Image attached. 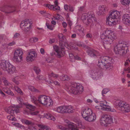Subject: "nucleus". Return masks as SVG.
I'll return each mask as SVG.
<instances>
[{"label":"nucleus","instance_id":"a878e982","mask_svg":"<svg viewBox=\"0 0 130 130\" xmlns=\"http://www.w3.org/2000/svg\"><path fill=\"white\" fill-rule=\"evenodd\" d=\"M54 110L59 113H65L64 106L58 107L54 108Z\"/></svg>","mask_w":130,"mask_h":130},{"label":"nucleus","instance_id":"0eeeda50","mask_svg":"<svg viewBox=\"0 0 130 130\" xmlns=\"http://www.w3.org/2000/svg\"><path fill=\"white\" fill-rule=\"evenodd\" d=\"M20 107L18 106H15V105L11 106L8 108L5 109V111L7 113L11 114V115L8 116L7 117L8 119L12 121H16V119L12 116V114L14 112L16 113H18L19 111V110L18 108Z\"/></svg>","mask_w":130,"mask_h":130},{"label":"nucleus","instance_id":"6e6552de","mask_svg":"<svg viewBox=\"0 0 130 130\" xmlns=\"http://www.w3.org/2000/svg\"><path fill=\"white\" fill-rule=\"evenodd\" d=\"M38 101L40 103L44 105H47L51 106L53 104L52 100L50 97L44 95H41L39 97Z\"/></svg>","mask_w":130,"mask_h":130},{"label":"nucleus","instance_id":"20e7f679","mask_svg":"<svg viewBox=\"0 0 130 130\" xmlns=\"http://www.w3.org/2000/svg\"><path fill=\"white\" fill-rule=\"evenodd\" d=\"M115 53L117 55L125 56L129 51L126 43L124 41H120L114 48Z\"/></svg>","mask_w":130,"mask_h":130},{"label":"nucleus","instance_id":"1a4fd4ad","mask_svg":"<svg viewBox=\"0 0 130 130\" xmlns=\"http://www.w3.org/2000/svg\"><path fill=\"white\" fill-rule=\"evenodd\" d=\"M59 45L61 48L56 45L53 46V48L55 51L56 53V55L58 57L60 58L63 56L64 54V52L63 50L65 49L66 46L63 42H60Z\"/></svg>","mask_w":130,"mask_h":130},{"label":"nucleus","instance_id":"f257e3e1","mask_svg":"<svg viewBox=\"0 0 130 130\" xmlns=\"http://www.w3.org/2000/svg\"><path fill=\"white\" fill-rule=\"evenodd\" d=\"M110 62H113V60L111 57L107 56H102L99 58L98 64V66L101 68L112 69L113 67L112 64Z\"/></svg>","mask_w":130,"mask_h":130},{"label":"nucleus","instance_id":"13d9d810","mask_svg":"<svg viewBox=\"0 0 130 130\" xmlns=\"http://www.w3.org/2000/svg\"><path fill=\"white\" fill-rule=\"evenodd\" d=\"M78 45L79 46L83 47L85 48H89L88 46L84 44H83V43L80 44H78Z\"/></svg>","mask_w":130,"mask_h":130},{"label":"nucleus","instance_id":"0e129e2a","mask_svg":"<svg viewBox=\"0 0 130 130\" xmlns=\"http://www.w3.org/2000/svg\"><path fill=\"white\" fill-rule=\"evenodd\" d=\"M15 44V42L14 41H12V42L9 43L8 44V45L9 46H12Z\"/></svg>","mask_w":130,"mask_h":130},{"label":"nucleus","instance_id":"7ed1b4c3","mask_svg":"<svg viewBox=\"0 0 130 130\" xmlns=\"http://www.w3.org/2000/svg\"><path fill=\"white\" fill-rule=\"evenodd\" d=\"M66 88L70 93L74 95L80 94L84 91L82 85L78 83H69L66 85Z\"/></svg>","mask_w":130,"mask_h":130},{"label":"nucleus","instance_id":"ddd939ff","mask_svg":"<svg viewBox=\"0 0 130 130\" xmlns=\"http://www.w3.org/2000/svg\"><path fill=\"white\" fill-rule=\"evenodd\" d=\"M65 122L68 124V128H67L62 126H59V128L62 130H79L76 128L77 125L74 123L70 122L67 119L64 120Z\"/></svg>","mask_w":130,"mask_h":130},{"label":"nucleus","instance_id":"a19ab883","mask_svg":"<svg viewBox=\"0 0 130 130\" xmlns=\"http://www.w3.org/2000/svg\"><path fill=\"white\" fill-rule=\"evenodd\" d=\"M39 113V112L38 111L32 112L30 113V114L32 116L38 115L40 118H42V115H40Z\"/></svg>","mask_w":130,"mask_h":130},{"label":"nucleus","instance_id":"37998d69","mask_svg":"<svg viewBox=\"0 0 130 130\" xmlns=\"http://www.w3.org/2000/svg\"><path fill=\"white\" fill-rule=\"evenodd\" d=\"M26 106L27 108L29 109L30 110L32 111L34 110L35 108V106L29 104H27Z\"/></svg>","mask_w":130,"mask_h":130},{"label":"nucleus","instance_id":"5701e85b","mask_svg":"<svg viewBox=\"0 0 130 130\" xmlns=\"http://www.w3.org/2000/svg\"><path fill=\"white\" fill-rule=\"evenodd\" d=\"M65 113H72L74 112V109L73 106L70 105L64 106Z\"/></svg>","mask_w":130,"mask_h":130},{"label":"nucleus","instance_id":"cd10ccee","mask_svg":"<svg viewBox=\"0 0 130 130\" xmlns=\"http://www.w3.org/2000/svg\"><path fill=\"white\" fill-rule=\"evenodd\" d=\"M45 82L50 84H51L53 83L56 86L60 87L61 86L60 83L56 80L54 81L53 80L51 79L49 80H45Z\"/></svg>","mask_w":130,"mask_h":130},{"label":"nucleus","instance_id":"393cba45","mask_svg":"<svg viewBox=\"0 0 130 130\" xmlns=\"http://www.w3.org/2000/svg\"><path fill=\"white\" fill-rule=\"evenodd\" d=\"M64 9L67 11H69V12H73L75 10V8L73 6L71 5H68L65 4L64 6Z\"/></svg>","mask_w":130,"mask_h":130},{"label":"nucleus","instance_id":"6e6d98bb","mask_svg":"<svg viewBox=\"0 0 130 130\" xmlns=\"http://www.w3.org/2000/svg\"><path fill=\"white\" fill-rule=\"evenodd\" d=\"M17 99V101L19 104H22L23 103V100L20 97H18Z\"/></svg>","mask_w":130,"mask_h":130},{"label":"nucleus","instance_id":"69168bd1","mask_svg":"<svg viewBox=\"0 0 130 130\" xmlns=\"http://www.w3.org/2000/svg\"><path fill=\"white\" fill-rule=\"evenodd\" d=\"M40 53L44 55L45 53V51L43 48H41L40 50Z\"/></svg>","mask_w":130,"mask_h":130},{"label":"nucleus","instance_id":"de8ad7c7","mask_svg":"<svg viewBox=\"0 0 130 130\" xmlns=\"http://www.w3.org/2000/svg\"><path fill=\"white\" fill-rule=\"evenodd\" d=\"M15 90L19 94L21 95L23 94V92L21 89L18 87H15L14 88Z\"/></svg>","mask_w":130,"mask_h":130},{"label":"nucleus","instance_id":"09e8293b","mask_svg":"<svg viewBox=\"0 0 130 130\" xmlns=\"http://www.w3.org/2000/svg\"><path fill=\"white\" fill-rule=\"evenodd\" d=\"M112 43V41H104L103 42V45L104 47L107 46L108 45H110Z\"/></svg>","mask_w":130,"mask_h":130},{"label":"nucleus","instance_id":"774afa93","mask_svg":"<svg viewBox=\"0 0 130 130\" xmlns=\"http://www.w3.org/2000/svg\"><path fill=\"white\" fill-rule=\"evenodd\" d=\"M62 25L64 28H66L67 26V23L65 22H63L62 23Z\"/></svg>","mask_w":130,"mask_h":130},{"label":"nucleus","instance_id":"79ce46f5","mask_svg":"<svg viewBox=\"0 0 130 130\" xmlns=\"http://www.w3.org/2000/svg\"><path fill=\"white\" fill-rule=\"evenodd\" d=\"M31 28V25H30L29 26V27H26L22 28V30L25 32L26 33L28 32L30 30Z\"/></svg>","mask_w":130,"mask_h":130},{"label":"nucleus","instance_id":"f704fd0d","mask_svg":"<svg viewBox=\"0 0 130 130\" xmlns=\"http://www.w3.org/2000/svg\"><path fill=\"white\" fill-rule=\"evenodd\" d=\"M60 78L62 81L68 80L70 79V77L67 75H63L60 76Z\"/></svg>","mask_w":130,"mask_h":130},{"label":"nucleus","instance_id":"c9c22d12","mask_svg":"<svg viewBox=\"0 0 130 130\" xmlns=\"http://www.w3.org/2000/svg\"><path fill=\"white\" fill-rule=\"evenodd\" d=\"M54 7L53 10L56 11V10H60V7L58 6V3L57 1H55L54 3Z\"/></svg>","mask_w":130,"mask_h":130},{"label":"nucleus","instance_id":"473e14b6","mask_svg":"<svg viewBox=\"0 0 130 130\" xmlns=\"http://www.w3.org/2000/svg\"><path fill=\"white\" fill-rule=\"evenodd\" d=\"M7 87H3L2 89L4 92L7 94L12 96L14 94L13 92L10 90H7Z\"/></svg>","mask_w":130,"mask_h":130},{"label":"nucleus","instance_id":"4d7b16f0","mask_svg":"<svg viewBox=\"0 0 130 130\" xmlns=\"http://www.w3.org/2000/svg\"><path fill=\"white\" fill-rule=\"evenodd\" d=\"M109 91V90L107 88H105L102 91V93L103 94H106Z\"/></svg>","mask_w":130,"mask_h":130},{"label":"nucleus","instance_id":"423d86ee","mask_svg":"<svg viewBox=\"0 0 130 130\" xmlns=\"http://www.w3.org/2000/svg\"><path fill=\"white\" fill-rule=\"evenodd\" d=\"M94 15L92 12H89L87 13L83 14L81 16V19L85 24L87 26H91L94 24Z\"/></svg>","mask_w":130,"mask_h":130},{"label":"nucleus","instance_id":"bf43d9fd","mask_svg":"<svg viewBox=\"0 0 130 130\" xmlns=\"http://www.w3.org/2000/svg\"><path fill=\"white\" fill-rule=\"evenodd\" d=\"M67 20L68 21L67 23L68 25L70 26H71L72 24V21L70 20V19L68 18L67 19Z\"/></svg>","mask_w":130,"mask_h":130},{"label":"nucleus","instance_id":"9b49d317","mask_svg":"<svg viewBox=\"0 0 130 130\" xmlns=\"http://www.w3.org/2000/svg\"><path fill=\"white\" fill-rule=\"evenodd\" d=\"M108 102L105 101H100L99 104L100 106H95L96 109L100 110L101 109L103 110L107 111H111V108L110 106L108 105Z\"/></svg>","mask_w":130,"mask_h":130},{"label":"nucleus","instance_id":"680f3d73","mask_svg":"<svg viewBox=\"0 0 130 130\" xmlns=\"http://www.w3.org/2000/svg\"><path fill=\"white\" fill-rule=\"evenodd\" d=\"M58 37L60 39H62V40L64 39V37L63 35L62 34H59L58 35Z\"/></svg>","mask_w":130,"mask_h":130},{"label":"nucleus","instance_id":"f3484780","mask_svg":"<svg viewBox=\"0 0 130 130\" xmlns=\"http://www.w3.org/2000/svg\"><path fill=\"white\" fill-rule=\"evenodd\" d=\"M0 10L2 11L7 13H10L15 11V7H11L10 6L7 7L6 6L0 8Z\"/></svg>","mask_w":130,"mask_h":130},{"label":"nucleus","instance_id":"f03ea898","mask_svg":"<svg viewBox=\"0 0 130 130\" xmlns=\"http://www.w3.org/2000/svg\"><path fill=\"white\" fill-rule=\"evenodd\" d=\"M81 113L83 118L86 121L92 122L95 121L96 115L93 113L91 109L88 107H83L82 108Z\"/></svg>","mask_w":130,"mask_h":130},{"label":"nucleus","instance_id":"9d476101","mask_svg":"<svg viewBox=\"0 0 130 130\" xmlns=\"http://www.w3.org/2000/svg\"><path fill=\"white\" fill-rule=\"evenodd\" d=\"M100 122L102 125L107 126L113 122V119L110 116H103L100 119Z\"/></svg>","mask_w":130,"mask_h":130},{"label":"nucleus","instance_id":"c03bdc74","mask_svg":"<svg viewBox=\"0 0 130 130\" xmlns=\"http://www.w3.org/2000/svg\"><path fill=\"white\" fill-rule=\"evenodd\" d=\"M35 79L36 81L40 80H44L45 81L47 80L45 78L44 79L43 77V76L42 75H38L35 78Z\"/></svg>","mask_w":130,"mask_h":130},{"label":"nucleus","instance_id":"7c9ffc66","mask_svg":"<svg viewBox=\"0 0 130 130\" xmlns=\"http://www.w3.org/2000/svg\"><path fill=\"white\" fill-rule=\"evenodd\" d=\"M20 78L19 76H16L12 79V81L15 84L19 85L20 83V82L21 81L20 80Z\"/></svg>","mask_w":130,"mask_h":130},{"label":"nucleus","instance_id":"2f4dec72","mask_svg":"<svg viewBox=\"0 0 130 130\" xmlns=\"http://www.w3.org/2000/svg\"><path fill=\"white\" fill-rule=\"evenodd\" d=\"M2 81L5 86H9L11 85V83L5 77L2 78Z\"/></svg>","mask_w":130,"mask_h":130},{"label":"nucleus","instance_id":"338daca9","mask_svg":"<svg viewBox=\"0 0 130 130\" xmlns=\"http://www.w3.org/2000/svg\"><path fill=\"white\" fill-rule=\"evenodd\" d=\"M20 34L18 33H16L14 35V38H17L20 36Z\"/></svg>","mask_w":130,"mask_h":130},{"label":"nucleus","instance_id":"4c0bfd02","mask_svg":"<svg viewBox=\"0 0 130 130\" xmlns=\"http://www.w3.org/2000/svg\"><path fill=\"white\" fill-rule=\"evenodd\" d=\"M33 69L37 74H39L41 71L40 68L37 66H35L33 67Z\"/></svg>","mask_w":130,"mask_h":130},{"label":"nucleus","instance_id":"3c124183","mask_svg":"<svg viewBox=\"0 0 130 130\" xmlns=\"http://www.w3.org/2000/svg\"><path fill=\"white\" fill-rule=\"evenodd\" d=\"M69 56L70 58V60L72 62L74 61V56L72 53H69Z\"/></svg>","mask_w":130,"mask_h":130},{"label":"nucleus","instance_id":"72a5a7b5","mask_svg":"<svg viewBox=\"0 0 130 130\" xmlns=\"http://www.w3.org/2000/svg\"><path fill=\"white\" fill-rule=\"evenodd\" d=\"M48 75L49 78L53 77L54 78H56L59 76L58 75L54 73L53 72H51L48 73Z\"/></svg>","mask_w":130,"mask_h":130},{"label":"nucleus","instance_id":"4468645a","mask_svg":"<svg viewBox=\"0 0 130 130\" xmlns=\"http://www.w3.org/2000/svg\"><path fill=\"white\" fill-rule=\"evenodd\" d=\"M118 105L119 110L123 112H127L130 111V105L124 102L120 101Z\"/></svg>","mask_w":130,"mask_h":130},{"label":"nucleus","instance_id":"dca6fc26","mask_svg":"<svg viewBox=\"0 0 130 130\" xmlns=\"http://www.w3.org/2000/svg\"><path fill=\"white\" fill-rule=\"evenodd\" d=\"M103 32L107 36L109 37V39L113 41L116 40V37L114 35L113 31L110 29H106Z\"/></svg>","mask_w":130,"mask_h":130},{"label":"nucleus","instance_id":"864d4df0","mask_svg":"<svg viewBox=\"0 0 130 130\" xmlns=\"http://www.w3.org/2000/svg\"><path fill=\"white\" fill-rule=\"evenodd\" d=\"M44 6L48 7L50 9L53 10L54 7V5H51L48 4H44Z\"/></svg>","mask_w":130,"mask_h":130},{"label":"nucleus","instance_id":"8fccbe9b","mask_svg":"<svg viewBox=\"0 0 130 130\" xmlns=\"http://www.w3.org/2000/svg\"><path fill=\"white\" fill-rule=\"evenodd\" d=\"M12 124H13L15 126L18 127L20 128H22L24 127L23 125L20 124L19 123H15L14 122H13L12 123Z\"/></svg>","mask_w":130,"mask_h":130},{"label":"nucleus","instance_id":"39448f33","mask_svg":"<svg viewBox=\"0 0 130 130\" xmlns=\"http://www.w3.org/2000/svg\"><path fill=\"white\" fill-rule=\"evenodd\" d=\"M0 68L8 73L12 74L17 72L15 67L5 60H0Z\"/></svg>","mask_w":130,"mask_h":130},{"label":"nucleus","instance_id":"ea45409f","mask_svg":"<svg viewBox=\"0 0 130 130\" xmlns=\"http://www.w3.org/2000/svg\"><path fill=\"white\" fill-rule=\"evenodd\" d=\"M28 88L31 91L36 92H39V90L36 89L34 87L31 86H29L28 87Z\"/></svg>","mask_w":130,"mask_h":130},{"label":"nucleus","instance_id":"c756f323","mask_svg":"<svg viewBox=\"0 0 130 130\" xmlns=\"http://www.w3.org/2000/svg\"><path fill=\"white\" fill-rule=\"evenodd\" d=\"M28 24L29 25H31L29 20L28 19H26L24 21H22L21 22L20 27L22 28L23 26H26Z\"/></svg>","mask_w":130,"mask_h":130},{"label":"nucleus","instance_id":"4be33fe9","mask_svg":"<svg viewBox=\"0 0 130 130\" xmlns=\"http://www.w3.org/2000/svg\"><path fill=\"white\" fill-rule=\"evenodd\" d=\"M123 22L128 25H130V16L128 14H124L122 17Z\"/></svg>","mask_w":130,"mask_h":130},{"label":"nucleus","instance_id":"412c9836","mask_svg":"<svg viewBox=\"0 0 130 130\" xmlns=\"http://www.w3.org/2000/svg\"><path fill=\"white\" fill-rule=\"evenodd\" d=\"M89 75L94 79L97 80L99 78V73L96 70H92L90 71Z\"/></svg>","mask_w":130,"mask_h":130},{"label":"nucleus","instance_id":"f8f14e48","mask_svg":"<svg viewBox=\"0 0 130 130\" xmlns=\"http://www.w3.org/2000/svg\"><path fill=\"white\" fill-rule=\"evenodd\" d=\"M23 52L20 49H17L15 51L14 53L13 59L16 62H19L22 60Z\"/></svg>","mask_w":130,"mask_h":130},{"label":"nucleus","instance_id":"aec40b11","mask_svg":"<svg viewBox=\"0 0 130 130\" xmlns=\"http://www.w3.org/2000/svg\"><path fill=\"white\" fill-rule=\"evenodd\" d=\"M88 55L94 58L100 55V53L98 52L93 49H91L88 51Z\"/></svg>","mask_w":130,"mask_h":130},{"label":"nucleus","instance_id":"052dcab7","mask_svg":"<svg viewBox=\"0 0 130 130\" xmlns=\"http://www.w3.org/2000/svg\"><path fill=\"white\" fill-rule=\"evenodd\" d=\"M37 126L39 128L43 129H44L45 126V125H44L43 124H38Z\"/></svg>","mask_w":130,"mask_h":130},{"label":"nucleus","instance_id":"e433bc0d","mask_svg":"<svg viewBox=\"0 0 130 130\" xmlns=\"http://www.w3.org/2000/svg\"><path fill=\"white\" fill-rule=\"evenodd\" d=\"M31 101L36 105L37 104V101L38 100L37 98L34 96L33 95H31L30 96Z\"/></svg>","mask_w":130,"mask_h":130},{"label":"nucleus","instance_id":"5fc2aeb1","mask_svg":"<svg viewBox=\"0 0 130 130\" xmlns=\"http://www.w3.org/2000/svg\"><path fill=\"white\" fill-rule=\"evenodd\" d=\"M78 122V124L77 125L78 126V127L79 128L83 129L85 128V127L84 125H83L82 123L81 122Z\"/></svg>","mask_w":130,"mask_h":130},{"label":"nucleus","instance_id":"a18cd8bd","mask_svg":"<svg viewBox=\"0 0 130 130\" xmlns=\"http://www.w3.org/2000/svg\"><path fill=\"white\" fill-rule=\"evenodd\" d=\"M130 0H121V4L124 5H126L129 4Z\"/></svg>","mask_w":130,"mask_h":130},{"label":"nucleus","instance_id":"6ab92c4d","mask_svg":"<svg viewBox=\"0 0 130 130\" xmlns=\"http://www.w3.org/2000/svg\"><path fill=\"white\" fill-rule=\"evenodd\" d=\"M108 9L107 7L104 5H100L98 8V11L97 12V13L99 15L104 14Z\"/></svg>","mask_w":130,"mask_h":130},{"label":"nucleus","instance_id":"c85d7f7f","mask_svg":"<svg viewBox=\"0 0 130 130\" xmlns=\"http://www.w3.org/2000/svg\"><path fill=\"white\" fill-rule=\"evenodd\" d=\"M42 116L43 117L42 118L45 117L48 119L52 120L54 121L55 120H56L55 118L54 117L49 113H44V116Z\"/></svg>","mask_w":130,"mask_h":130},{"label":"nucleus","instance_id":"58836bf2","mask_svg":"<svg viewBox=\"0 0 130 130\" xmlns=\"http://www.w3.org/2000/svg\"><path fill=\"white\" fill-rule=\"evenodd\" d=\"M101 38L102 40L103 41H105V40H106V41H108V40L107 39H109V37L107 36L103 32L101 36Z\"/></svg>","mask_w":130,"mask_h":130},{"label":"nucleus","instance_id":"a211bd4d","mask_svg":"<svg viewBox=\"0 0 130 130\" xmlns=\"http://www.w3.org/2000/svg\"><path fill=\"white\" fill-rule=\"evenodd\" d=\"M120 15L119 12L115 10H114L110 13L108 18H110L112 19L116 20L119 18Z\"/></svg>","mask_w":130,"mask_h":130},{"label":"nucleus","instance_id":"49530a36","mask_svg":"<svg viewBox=\"0 0 130 130\" xmlns=\"http://www.w3.org/2000/svg\"><path fill=\"white\" fill-rule=\"evenodd\" d=\"M79 27L78 29L79 32L83 34L84 33V29L83 27H81V26L80 25H78L76 26V28H77Z\"/></svg>","mask_w":130,"mask_h":130},{"label":"nucleus","instance_id":"603ef678","mask_svg":"<svg viewBox=\"0 0 130 130\" xmlns=\"http://www.w3.org/2000/svg\"><path fill=\"white\" fill-rule=\"evenodd\" d=\"M46 25L47 28L51 30H53L54 28V26L52 25H49L48 23H46Z\"/></svg>","mask_w":130,"mask_h":130},{"label":"nucleus","instance_id":"bb28decb","mask_svg":"<svg viewBox=\"0 0 130 130\" xmlns=\"http://www.w3.org/2000/svg\"><path fill=\"white\" fill-rule=\"evenodd\" d=\"M20 121L23 124H25L27 125H33L34 123L31 121L25 119H21Z\"/></svg>","mask_w":130,"mask_h":130},{"label":"nucleus","instance_id":"b1692460","mask_svg":"<svg viewBox=\"0 0 130 130\" xmlns=\"http://www.w3.org/2000/svg\"><path fill=\"white\" fill-rule=\"evenodd\" d=\"M117 22L115 20L107 18L106 19V23L107 25L109 26H113L117 24Z\"/></svg>","mask_w":130,"mask_h":130},{"label":"nucleus","instance_id":"e2e57ef3","mask_svg":"<svg viewBox=\"0 0 130 130\" xmlns=\"http://www.w3.org/2000/svg\"><path fill=\"white\" fill-rule=\"evenodd\" d=\"M38 39L37 37H32L30 38L29 41H37Z\"/></svg>","mask_w":130,"mask_h":130},{"label":"nucleus","instance_id":"2eb2a0df","mask_svg":"<svg viewBox=\"0 0 130 130\" xmlns=\"http://www.w3.org/2000/svg\"><path fill=\"white\" fill-rule=\"evenodd\" d=\"M37 56L36 52L33 50H30L27 54L26 57L27 62H31L35 60Z\"/></svg>","mask_w":130,"mask_h":130}]
</instances>
